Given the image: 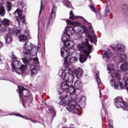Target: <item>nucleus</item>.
<instances>
[{
    "label": "nucleus",
    "instance_id": "aec40b11",
    "mask_svg": "<svg viewBox=\"0 0 128 128\" xmlns=\"http://www.w3.org/2000/svg\"><path fill=\"white\" fill-rule=\"evenodd\" d=\"M86 25L87 26H84V25L80 26V27L81 28V30H84V32H88V28H90V30H91L92 34H94V30H92V27L90 28V25L88 26V24Z\"/></svg>",
    "mask_w": 128,
    "mask_h": 128
},
{
    "label": "nucleus",
    "instance_id": "864d4df0",
    "mask_svg": "<svg viewBox=\"0 0 128 128\" xmlns=\"http://www.w3.org/2000/svg\"><path fill=\"white\" fill-rule=\"evenodd\" d=\"M2 22L0 20V26H2Z\"/></svg>",
    "mask_w": 128,
    "mask_h": 128
},
{
    "label": "nucleus",
    "instance_id": "7c9ffc66",
    "mask_svg": "<svg viewBox=\"0 0 128 128\" xmlns=\"http://www.w3.org/2000/svg\"><path fill=\"white\" fill-rule=\"evenodd\" d=\"M86 60V56L84 54H81L80 58V62H84Z\"/></svg>",
    "mask_w": 128,
    "mask_h": 128
},
{
    "label": "nucleus",
    "instance_id": "f03ea898",
    "mask_svg": "<svg viewBox=\"0 0 128 128\" xmlns=\"http://www.w3.org/2000/svg\"><path fill=\"white\" fill-rule=\"evenodd\" d=\"M40 45H38V47H34L32 44L30 42H26L24 44L22 54L24 58H22L24 64H30L32 60H33V64H39L38 58H32L30 56H36L38 50L40 48Z\"/></svg>",
    "mask_w": 128,
    "mask_h": 128
},
{
    "label": "nucleus",
    "instance_id": "a878e982",
    "mask_svg": "<svg viewBox=\"0 0 128 128\" xmlns=\"http://www.w3.org/2000/svg\"><path fill=\"white\" fill-rule=\"evenodd\" d=\"M5 40H6V42H8V44H10V42H12V36L9 34L6 36Z\"/></svg>",
    "mask_w": 128,
    "mask_h": 128
},
{
    "label": "nucleus",
    "instance_id": "bf43d9fd",
    "mask_svg": "<svg viewBox=\"0 0 128 128\" xmlns=\"http://www.w3.org/2000/svg\"><path fill=\"white\" fill-rule=\"evenodd\" d=\"M80 18H82V16H80Z\"/></svg>",
    "mask_w": 128,
    "mask_h": 128
},
{
    "label": "nucleus",
    "instance_id": "9d476101",
    "mask_svg": "<svg viewBox=\"0 0 128 128\" xmlns=\"http://www.w3.org/2000/svg\"><path fill=\"white\" fill-rule=\"evenodd\" d=\"M66 67L62 68L58 72V76L61 78L63 80L66 78V72H68V70H70V68H72V65H65Z\"/></svg>",
    "mask_w": 128,
    "mask_h": 128
},
{
    "label": "nucleus",
    "instance_id": "13d9d810",
    "mask_svg": "<svg viewBox=\"0 0 128 128\" xmlns=\"http://www.w3.org/2000/svg\"><path fill=\"white\" fill-rule=\"evenodd\" d=\"M10 0L11 2H14V0Z\"/></svg>",
    "mask_w": 128,
    "mask_h": 128
},
{
    "label": "nucleus",
    "instance_id": "09e8293b",
    "mask_svg": "<svg viewBox=\"0 0 128 128\" xmlns=\"http://www.w3.org/2000/svg\"><path fill=\"white\" fill-rule=\"evenodd\" d=\"M12 58H14V60H16V55H14V54H12Z\"/></svg>",
    "mask_w": 128,
    "mask_h": 128
},
{
    "label": "nucleus",
    "instance_id": "f8f14e48",
    "mask_svg": "<svg viewBox=\"0 0 128 128\" xmlns=\"http://www.w3.org/2000/svg\"><path fill=\"white\" fill-rule=\"evenodd\" d=\"M68 36H72L74 34H76V30H74V26L70 27L66 26L65 28V32Z\"/></svg>",
    "mask_w": 128,
    "mask_h": 128
},
{
    "label": "nucleus",
    "instance_id": "412c9836",
    "mask_svg": "<svg viewBox=\"0 0 128 128\" xmlns=\"http://www.w3.org/2000/svg\"><path fill=\"white\" fill-rule=\"evenodd\" d=\"M74 86L77 90H80L82 88V82L80 80H77L74 83Z\"/></svg>",
    "mask_w": 128,
    "mask_h": 128
},
{
    "label": "nucleus",
    "instance_id": "e433bc0d",
    "mask_svg": "<svg viewBox=\"0 0 128 128\" xmlns=\"http://www.w3.org/2000/svg\"><path fill=\"white\" fill-rule=\"evenodd\" d=\"M70 20H76V18H78V16H74V14H72V10H71L70 13Z\"/></svg>",
    "mask_w": 128,
    "mask_h": 128
},
{
    "label": "nucleus",
    "instance_id": "473e14b6",
    "mask_svg": "<svg viewBox=\"0 0 128 128\" xmlns=\"http://www.w3.org/2000/svg\"><path fill=\"white\" fill-rule=\"evenodd\" d=\"M76 102H86V96H82L81 98H77L76 99Z\"/></svg>",
    "mask_w": 128,
    "mask_h": 128
},
{
    "label": "nucleus",
    "instance_id": "2eb2a0df",
    "mask_svg": "<svg viewBox=\"0 0 128 128\" xmlns=\"http://www.w3.org/2000/svg\"><path fill=\"white\" fill-rule=\"evenodd\" d=\"M126 47L124 45L122 44H116L115 46L113 48L114 50H116V52H124V48Z\"/></svg>",
    "mask_w": 128,
    "mask_h": 128
},
{
    "label": "nucleus",
    "instance_id": "f3484780",
    "mask_svg": "<svg viewBox=\"0 0 128 128\" xmlns=\"http://www.w3.org/2000/svg\"><path fill=\"white\" fill-rule=\"evenodd\" d=\"M82 72L83 70L81 68L76 70L74 69V70H73V74L76 76V77L78 78H82Z\"/></svg>",
    "mask_w": 128,
    "mask_h": 128
},
{
    "label": "nucleus",
    "instance_id": "c9c22d12",
    "mask_svg": "<svg viewBox=\"0 0 128 128\" xmlns=\"http://www.w3.org/2000/svg\"><path fill=\"white\" fill-rule=\"evenodd\" d=\"M20 42H26V36L24 35H20L19 36Z\"/></svg>",
    "mask_w": 128,
    "mask_h": 128
},
{
    "label": "nucleus",
    "instance_id": "49530a36",
    "mask_svg": "<svg viewBox=\"0 0 128 128\" xmlns=\"http://www.w3.org/2000/svg\"><path fill=\"white\" fill-rule=\"evenodd\" d=\"M42 2H41V6L40 8V11L39 12V16H40V14H42Z\"/></svg>",
    "mask_w": 128,
    "mask_h": 128
},
{
    "label": "nucleus",
    "instance_id": "4c0bfd02",
    "mask_svg": "<svg viewBox=\"0 0 128 128\" xmlns=\"http://www.w3.org/2000/svg\"><path fill=\"white\" fill-rule=\"evenodd\" d=\"M64 5L68 8H70L72 4H70V2L68 0H66L64 1Z\"/></svg>",
    "mask_w": 128,
    "mask_h": 128
},
{
    "label": "nucleus",
    "instance_id": "cd10ccee",
    "mask_svg": "<svg viewBox=\"0 0 128 128\" xmlns=\"http://www.w3.org/2000/svg\"><path fill=\"white\" fill-rule=\"evenodd\" d=\"M19 117L20 118H24V120H30L31 122H34V124H36V120H33L32 119L30 118L29 117H28L27 116H24L22 114H18Z\"/></svg>",
    "mask_w": 128,
    "mask_h": 128
},
{
    "label": "nucleus",
    "instance_id": "6e6d98bb",
    "mask_svg": "<svg viewBox=\"0 0 128 128\" xmlns=\"http://www.w3.org/2000/svg\"><path fill=\"white\" fill-rule=\"evenodd\" d=\"M2 60L1 59H0V63L2 62Z\"/></svg>",
    "mask_w": 128,
    "mask_h": 128
},
{
    "label": "nucleus",
    "instance_id": "58836bf2",
    "mask_svg": "<svg viewBox=\"0 0 128 128\" xmlns=\"http://www.w3.org/2000/svg\"><path fill=\"white\" fill-rule=\"evenodd\" d=\"M50 20H54L56 18V14L50 13Z\"/></svg>",
    "mask_w": 128,
    "mask_h": 128
},
{
    "label": "nucleus",
    "instance_id": "8fccbe9b",
    "mask_svg": "<svg viewBox=\"0 0 128 128\" xmlns=\"http://www.w3.org/2000/svg\"><path fill=\"white\" fill-rule=\"evenodd\" d=\"M4 46V44H2V42H0V48H2Z\"/></svg>",
    "mask_w": 128,
    "mask_h": 128
},
{
    "label": "nucleus",
    "instance_id": "5fc2aeb1",
    "mask_svg": "<svg viewBox=\"0 0 128 128\" xmlns=\"http://www.w3.org/2000/svg\"><path fill=\"white\" fill-rule=\"evenodd\" d=\"M38 26H40V20H38Z\"/></svg>",
    "mask_w": 128,
    "mask_h": 128
},
{
    "label": "nucleus",
    "instance_id": "72a5a7b5",
    "mask_svg": "<svg viewBox=\"0 0 128 128\" xmlns=\"http://www.w3.org/2000/svg\"><path fill=\"white\" fill-rule=\"evenodd\" d=\"M6 10L8 12H10L12 10V2H7Z\"/></svg>",
    "mask_w": 128,
    "mask_h": 128
},
{
    "label": "nucleus",
    "instance_id": "423d86ee",
    "mask_svg": "<svg viewBox=\"0 0 128 128\" xmlns=\"http://www.w3.org/2000/svg\"><path fill=\"white\" fill-rule=\"evenodd\" d=\"M14 15L16 18V21L19 24L18 28H20V26L22 24H24L26 22L24 16L22 15V11L20 9H16V10L14 12Z\"/></svg>",
    "mask_w": 128,
    "mask_h": 128
},
{
    "label": "nucleus",
    "instance_id": "393cba45",
    "mask_svg": "<svg viewBox=\"0 0 128 128\" xmlns=\"http://www.w3.org/2000/svg\"><path fill=\"white\" fill-rule=\"evenodd\" d=\"M90 8H92V10L93 12H96V17L98 18H100V16H102V14L100 13V12H96V8L92 6H90Z\"/></svg>",
    "mask_w": 128,
    "mask_h": 128
},
{
    "label": "nucleus",
    "instance_id": "b1692460",
    "mask_svg": "<svg viewBox=\"0 0 128 128\" xmlns=\"http://www.w3.org/2000/svg\"><path fill=\"white\" fill-rule=\"evenodd\" d=\"M67 90L70 94H74L76 92V89L74 88L71 85H70L69 88L67 89Z\"/></svg>",
    "mask_w": 128,
    "mask_h": 128
},
{
    "label": "nucleus",
    "instance_id": "5701e85b",
    "mask_svg": "<svg viewBox=\"0 0 128 128\" xmlns=\"http://www.w3.org/2000/svg\"><path fill=\"white\" fill-rule=\"evenodd\" d=\"M128 62H126L120 65V68L122 72H126L128 70Z\"/></svg>",
    "mask_w": 128,
    "mask_h": 128
},
{
    "label": "nucleus",
    "instance_id": "a18cd8bd",
    "mask_svg": "<svg viewBox=\"0 0 128 128\" xmlns=\"http://www.w3.org/2000/svg\"><path fill=\"white\" fill-rule=\"evenodd\" d=\"M108 124H109V127L110 128H113V126H112V120H110L108 122Z\"/></svg>",
    "mask_w": 128,
    "mask_h": 128
},
{
    "label": "nucleus",
    "instance_id": "4d7b16f0",
    "mask_svg": "<svg viewBox=\"0 0 128 128\" xmlns=\"http://www.w3.org/2000/svg\"><path fill=\"white\" fill-rule=\"evenodd\" d=\"M23 106H24V102H23Z\"/></svg>",
    "mask_w": 128,
    "mask_h": 128
},
{
    "label": "nucleus",
    "instance_id": "7ed1b4c3",
    "mask_svg": "<svg viewBox=\"0 0 128 128\" xmlns=\"http://www.w3.org/2000/svg\"><path fill=\"white\" fill-rule=\"evenodd\" d=\"M28 66L24 64H22V63L18 60H13L12 62V72H16V74L22 76L26 74Z\"/></svg>",
    "mask_w": 128,
    "mask_h": 128
},
{
    "label": "nucleus",
    "instance_id": "6ab92c4d",
    "mask_svg": "<svg viewBox=\"0 0 128 128\" xmlns=\"http://www.w3.org/2000/svg\"><path fill=\"white\" fill-rule=\"evenodd\" d=\"M65 47L68 50L70 48H72L74 44L72 40H68L64 43Z\"/></svg>",
    "mask_w": 128,
    "mask_h": 128
},
{
    "label": "nucleus",
    "instance_id": "a211bd4d",
    "mask_svg": "<svg viewBox=\"0 0 128 128\" xmlns=\"http://www.w3.org/2000/svg\"><path fill=\"white\" fill-rule=\"evenodd\" d=\"M102 55L104 58H107L108 60L112 56V54L110 50H108L107 51H102Z\"/></svg>",
    "mask_w": 128,
    "mask_h": 128
},
{
    "label": "nucleus",
    "instance_id": "3c124183",
    "mask_svg": "<svg viewBox=\"0 0 128 128\" xmlns=\"http://www.w3.org/2000/svg\"><path fill=\"white\" fill-rule=\"evenodd\" d=\"M126 106H125V108H127V110H128V104H126Z\"/></svg>",
    "mask_w": 128,
    "mask_h": 128
},
{
    "label": "nucleus",
    "instance_id": "0eeeda50",
    "mask_svg": "<svg viewBox=\"0 0 128 128\" xmlns=\"http://www.w3.org/2000/svg\"><path fill=\"white\" fill-rule=\"evenodd\" d=\"M114 104L118 108H123L124 110H128V108H126V104L124 103V101L122 100V98L118 96L114 99Z\"/></svg>",
    "mask_w": 128,
    "mask_h": 128
},
{
    "label": "nucleus",
    "instance_id": "37998d69",
    "mask_svg": "<svg viewBox=\"0 0 128 128\" xmlns=\"http://www.w3.org/2000/svg\"><path fill=\"white\" fill-rule=\"evenodd\" d=\"M82 19H83V20L84 22V24H87V26H90V28H92V24L88 22V21H86V20L84 19V18H82Z\"/></svg>",
    "mask_w": 128,
    "mask_h": 128
},
{
    "label": "nucleus",
    "instance_id": "bb28decb",
    "mask_svg": "<svg viewBox=\"0 0 128 128\" xmlns=\"http://www.w3.org/2000/svg\"><path fill=\"white\" fill-rule=\"evenodd\" d=\"M8 32L10 34H18L20 32V30H16L14 31V30H12V29H9Z\"/></svg>",
    "mask_w": 128,
    "mask_h": 128
},
{
    "label": "nucleus",
    "instance_id": "ea45409f",
    "mask_svg": "<svg viewBox=\"0 0 128 128\" xmlns=\"http://www.w3.org/2000/svg\"><path fill=\"white\" fill-rule=\"evenodd\" d=\"M49 112H51V114H55L54 108L52 106H49Z\"/></svg>",
    "mask_w": 128,
    "mask_h": 128
},
{
    "label": "nucleus",
    "instance_id": "2f4dec72",
    "mask_svg": "<svg viewBox=\"0 0 128 128\" xmlns=\"http://www.w3.org/2000/svg\"><path fill=\"white\" fill-rule=\"evenodd\" d=\"M88 38H89V40H90V41L91 42H94L96 43V36H94V40L92 39V36H90V35H88Z\"/></svg>",
    "mask_w": 128,
    "mask_h": 128
},
{
    "label": "nucleus",
    "instance_id": "c756f323",
    "mask_svg": "<svg viewBox=\"0 0 128 128\" xmlns=\"http://www.w3.org/2000/svg\"><path fill=\"white\" fill-rule=\"evenodd\" d=\"M99 74H100V72H96V81H97V82H98V86L102 84V81L100 80V78Z\"/></svg>",
    "mask_w": 128,
    "mask_h": 128
},
{
    "label": "nucleus",
    "instance_id": "20e7f679",
    "mask_svg": "<svg viewBox=\"0 0 128 128\" xmlns=\"http://www.w3.org/2000/svg\"><path fill=\"white\" fill-rule=\"evenodd\" d=\"M92 46L88 44V38H85L84 42L82 44H79L78 46V50L86 54L90 58H92V56H90V54L92 52Z\"/></svg>",
    "mask_w": 128,
    "mask_h": 128
},
{
    "label": "nucleus",
    "instance_id": "9b49d317",
    "mask_svg": "<svg viewBox=\"0 0 128 128\" xmlns=\"http://www.w3.org/2000/svg\"><path fill=\"white\" fill-rule=\"evenodd\" d=\"M126 60V55L124 54H118L115 57V60L118 62H122Z\"/></svg>",
    "mask_w": 128,
    "mask_h": 128
},
{
    "label": "nucleus",
    "instance_id": "a19ab883",
    "mask_svg": "<svg viewBox=\"0 0 128 128\" xmlns=\"http://www.w3.org/2000/svg\"><path fill=\"white\" fill-rule=\"evenodd\" d=\"M106 16H108V14L110 13V8L108 6H106L105 8Z\"/></svg>",
    "mask_w": 128,
    "mask_h": 128
},
{
    "label": "nucleus",
    "instance_id": "6e6552de",
    "mask_svg": "<svg viewBox=\"0 0 128 128\" xmlns=\"http://www.w3.org/2000/svg\"><path fill=\"white\" fill-rule=\"evenodd\" d=\"M74 70V68L73 66H72L71 68H70L68 72H66V76L63 80H65V82H67L69 84L72 82H74V77L72 74Z\"/></svg>",
    "mask_w": 128,
    "mask_h": 128
},
{
    "label": "nucleus",
    "instance_id": "c85d7f7f",
    "mask_svg": "<svg viewBox=\"0 0 128 128\" xmlns=\"http://www.w3.org/2000/svg\"><path fill=\"white\" fill-rule=\"evenodd\" d=\"M6 14V10L4 6H0V16H4Z\"/></svg>",
    "mask_w": 128,
    "mask_h": 128
},
{
    "label": "nucleus",
    "instance_id": "f257e3e1",
    "mask_svg": "<svg viewBox=\"0 0 128 128\" xmlns=\"http://www.w3.org/2000/svg\"><path fill=\"white\" fill-rule=\"evenodd\" d=\"M70 86V85L68 82L64 80L60 84L61 88L59 90V94L60 95L61 98H63L60 100V106H67L66 110L68 112L78 114V112H80V106L76 104V101L70 99L68 96H66V92H64V90H67Z\"/></svg>",
    "mask_w": 128,
    "mask_h": 128
},
{
    "label": "nucleus",
    "instance_id": "de8ad7c7",
    "mask_svg": "<svg viewBox=\"0 0 128 128\" xmlns=\"http://www.w3.org/2000/svg\"><path fill=\"white\" fill-rule=\"evenodd\" d=\"M75 34H76L77 38H82V34L80 33H76Z\"/></svg>",
    "mask_w": 128,
    "mask_h": 128
},
{
    "label": "nucleus",
    "instance_id": "79ce46f5",
    "mask_svg": "<svg viewBox=\"0 0 128 128\" xmlns=\"http://www.w3.org/2000/svg\"><path fill=\"white\" fill-rule=\"evenodd\" d=\"M18 114H20L18 113H15L14 112H11L10 114H6V116H18Z\"/></svg>",
    "mask_w": 128,
    "mask_h": 128
},
{
    "label": "nucleus",
    "instance_id": "1a4fd4ad",
    "mask_svg": "<svg viewBox=\"0 0 128 128\" xmlns=\"http://www.w3.org/2000/svg\"><path fill=\"white\" fill-rule=\"evenodd\" d=\"M66 24H71V26H74V30H75V34H78L80 32H82V28L80 27V24L78 22H72L70 20L67 19L66 21Z\"/></svg>",
    "mask_w": 128,
    "mask_h": 128
},
{
    "label": "nucleus",
    "instance_id": "dca6fc26",
    "mask_svg": "<svg viewBox=\"0 0 128 128\" xmlns=\"http://www.w3.org/2000/svg\"><path fill=\"white\" fill-rule=\"evenodd\" d=\"M78 62V58L76 57H70L69 56L68 57V60H65L64 62V66H72L70 62Z\"/></svg>",
    "mask_w": 128,
    "mask_h": 128
},
{
    "label": "nucleus",
    "instance_id": "c03bdc74",
    "mask_svg": "<svg viewBox=\"0 0 128 128\" xmlns=\"http://www.w3.org/2000/svg\"><path fill=\"white\" fill-rule=\"evenodd\" d=\"M56 8L53 7L52 10L51 14H56Z\"/></svg>",
    "mask_w": 128,
    "mask_h": 128
},
{
    "label": "nucleus",
    "instance_id": "ddd939ff",
    "mask_svg": "<svg viewBox=\"0 0 128 128\" xmlns=\"http://www.w3.org/2000/svg\"><path fill=\"white\" fill-rule=\"evenodd\" d=\"M40 70V67L34 64H31L30 66V72L31 76H34V74H36L38 70Z\"/></svg>",
    "mask_w": 128,
    "mask_h": 128
},
{
    "label": "nucleus",
    "instance_id": "f704fd0d",
    "mask_svg": "<svg viewBox=\"0 0 128 128\" xmlns=\"http://www.w3.org/2000/svg\"><path fill=\"white\" fill-rule=\"evenodd\" d=\"M2 23L4 24V26H10V20L6 18H4L2 20Z\"/></svg>",
    "mask_w": 128,
    "mask_h": 128
},
{
    "label": "nucleus",
    "instance_id": "39448f33",
    "mask_svg": "<svg viewBox=\"0 0 128 128\" xmlns=\"http://www.w3.org/2000/svg\"><path fill=\"white\" fill-rule=\"evenodd\" d=\"M19 96L20 98L24 96V98H28V102L30 103L32 102V97L30 94V92L28 90L24 89L23 86H18Z\"/></svg>",
    "mask_w": 128,
    "mask_h": 128
},
{
    "label": "nucleus",
    "instance_id": "603ef678",
    "mask_svg": "<svg viewBox=\"0 0 128 128\" xmlns=\"http://www.w3.org/2000/svg\"><path fill=\"white\" fill-rule=\"evenodd\" d=\"M0 4H4V0H0Z\"/></svg>",
    "mask_w": 128,
    "mask_h": 128
},
{
    "label": "nucleus",
    "instance_id": "4468645a",
    "mask_svg": "<svg viewBox=\"0 0 128 128\" xmlns=\"http://www.w3.org/2000/svg\"><path fill=\"white\" fill-rule=\"evenodd\" d=\"M61 56L62 58H64L66 60H68V58L70 56V54L68 52V50H66L64 48H62L61 49Z\"/></svg>",
    "mask_w": 128,
    "mask_h": 128
},
{
    "label": "nucleus",
    "instance_id": "4be33fe9",
    "mask_svg": "<svg viewBox=\"0 0 128 128\" xmlns=\"http://www.w3.org/2000/svg\"><path fill=\"white\" fill-rule=\"evenodd\" d=\"M70 39V35L64 32L63 34V37L62 38V42H64V44H66V42H68V40Z\"/></svg>",
    "mask_w": 128,
    "mask_h": 128
}]
</instances>
